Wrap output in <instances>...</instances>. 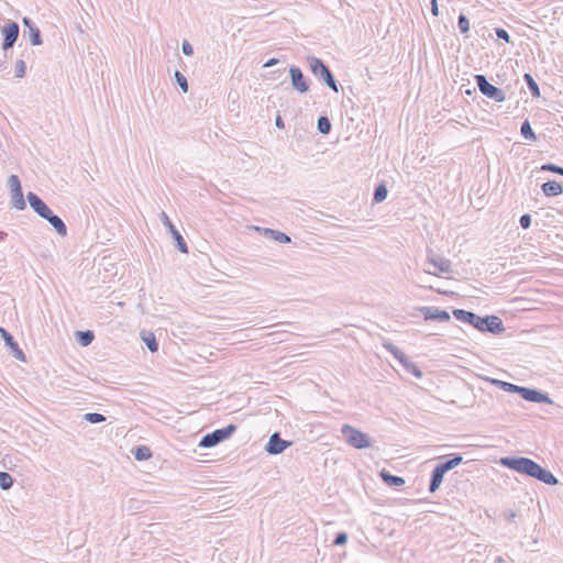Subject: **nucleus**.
<instances>
[{
  "mask_svg": "<svg viewBox=\"0 0 563 563\" xmlns=\"http://www.w3.org/2000/svg\"><path fill=\"white\" fill-rule=\"evenodd\" d=\"M175 80H176L177 85L179 86V88L183 90V92L188 91V81L183 73H180L179 70H176L175 71Z\"/></svg>",
  "mask_w": 563,
  "mask_h": 563,
  "instance_id": "obj_36",
  "label": "nucleus"
},
{
  "mask_svg": "<svg viewBox=\"0 0 563 563\" xmlns=\"http://www.w3.org/2000/svg\"><path fill=\"white\" fill-rule=\"evenodd\" d=\"M307 63L310 71L320 80L324 82L331 90L339 92V84L324 62L316 56H308Z\"/></svg>",
  "mask_w": 563,
  "mask_h": 563,
  "instance_id": "obj_3",
  "label": "nucleus"
},
{
  "mask_svg": "<svg viewBox=\"0 0 563 563\" xmlns=\"http://www.w3.org/2000/svg\"><path fill=\"white\" fill-rule=\"evenodd\" d=\"M76 339L81 346H88L95 339V334L91 330L77 331Z\"/></svg>",
  "mask_w": 563,
  "mask_h": 563,
  "instance_id": "obj_26",
  "label": "nucleus"
},
{
  "mask_svg": "<svg viewBox=\"0 0 563 563\" xmlns=\"http://www.w3.org/2000/svg\"><path fill=\"white\" fill-rule=\"evenodd\" d=\"M7 69V54L4 53L3 58H0V70Z\"/></svg>",
  "mask_w": 563,
  "mask_h": 563,
  "instance_id": "obj_50",
  "label": "nucleus"
},
{
  "mask_svg": "<svg viewBox=\"0 0 563 563\" xmlns=\"http://www.w3.org/2000/svg\"><path fill=\"white\" fill-rule=\"evenodd\" d=\"M435 291H437L438 294H445V291H442V290H440V289H437Z\"/></svg>",
  "mask_w": 563,
  "mask_h": 563,
  "instance_id": "obj_53",
  "label": "nucleus"
},
{
  "mask_svg": "<svg viewBox=\"0 0 563 563\" xmlns=\"http://www.w3.org/2000/svg\"><path fill=\"white\" fill-rule=\"evenodd\" d=\"M516 512L512 510H508L504 514V517L507 521H512L516 518Z\"/></svg>",
  "mask_w": 563,
  "mask_h": 563,
  "instance_id": "obj_47",
  "label": "nucleus"
},
{
  "mask_svg": "<svg viewBox=\"0 0 563 563\" xmlns=\"http://www.w3.org/2000/svg\"><path fill=\"white\" fill-rule=\"evenodd\" d=\"M431 13L434 16L439 15V7H438V1L437 0H431Z\"/></svg>",
  "mask_w": 563,
  "mask_h": 563,
  "instance_id": "obj_45",
  "label": "nucleus"
},
{
  "mask_svg": "<svg viewBox=\"0 0 563 563\" xmlns=\"http://www.w3.org/2000/svg\"><path fill=\"white\" fill-rule=\"evenodd\" d=\"M452 313L456 320L471 324L479 332L497 335L505 331L504 322L498 316L490 314L481 317L475 312L464 309H454Z\"/></svg>",
  "mask_w": 563,
  "mask_h": 563,
  "instance_id": "obj_2",
  "label": "nucleus"
},
{
  "mask_svg": "<svg viewBox=\"0 0 563 563\" xmlns=\"http://www.w3.org/2000/svg\"><path fill=\"white\" fill-rule=\"evenodd\" d=\"M159 219H161L162 223L167 228L168 232L172 234L177 250L184 254H187L188 253L187 243L184 240L180 232L175 228V225L170 221L169 217L164 211H162L159 214Z\"/></svg>",
  "mask_w": 563,
  "mask_h": 563,
  "instance_id": "obj_8",
  "label": "nucleus"
},
{
  "mask_svg": "<svg viewBox=\"0 0 563 563\" xmlns=\"http://www.w3.org/2000/svg\"><path fill=\"white\" fill-rule=\"evenodd\" d=\"M519 223L522 229H528L531 225V216L529 213H525L520 217Z\"/></svg>",
  "mask_w": 563,
  "mask_h": 563,
  "instance_id": "obj_43",
  "label": "nucleus"
},
{
  "mask_svg": "<svg viewBox=\"0 0 563 563\" xmlns=\"http://www.w3.org/2000/svg\"><path fill=\"white\" fill-rule=\"evenodd\" d=\"M495 33H496V35H497V37H498L499 40H503V41H505L506 43H509V42H510V35H509V33H508L505 29H503V27H496V29H495Z\"/></svg>",
  "mask_w": 563,
  "mask_h": 563,
  "instance_id": "obj_41",
  "label": "nucleus"
},
{
  "mask_svg": "<svg viewBox=\"0 0 563 563\" xmlns=\"http://www.w3.org/2000/svg\"><path fill=\"white\" fill-rule=\"evenodd\" d=\"M26 71V64L22 59H18L15 62V77L16 78H23L25 76Z\"/></svg>",
  "mask_w": 563,
  "mask_h": 563,
  "instance_id": "obj_39",
  "label": "nucleus"
},
{
  "mask_svg": "<svg viewBox=\"0 0 563 563\" xmlns=\"http://www.w3.org/2000/svg\"><path fill=\"white\" fill-rule=\"evenodd\" d=\"M47 222L56 230L59 235L65 236L67 234V227L65 222L55 213L48 218Z\"/></svg>",
  "mask_w": 563,
  "mask_h": 563,
  "instance_id": "obj_23",
  "label": "nucleus"
},
{
  "mask_svg": "<svg viewBox=\"0 0 563 563\" xmlns=\"http://www.w3.org/2000/svg\"><path fill=\"white\" fill-rule=\"evenodd\" d=\"M263 231H264V235L266 238H269L278 243L286 244V243H290V241H291L290 236L284 232L273 230V229H263Z\"/></svg>",
  "mask_w": 563,
  "mask_h": 563,
  "instance_id": "obj_21",
  "label": "nucleus"
},
{
  "mask_svg": "<svg viewBox=\"0 0 563 563\" xmlns=\"http://www.w3.org/2000/svg\"><path fill=\"white\" fill-rule=\"evenodd\" d=\"M475 81L478 87V90L487 98L496 101L503 102L506 99V93L503 89L492 85L485 75H475Z\"/></svg>",
  "mask_w": 563,
  "mask_h": 563,
  "instance_id": "obj_6",
  "label": "nucleus"
},
{
  "mask_svg": "<svg viewBox=\"0 0 563 563\" xmlns=\"http://www.w3.org/2000/svg\"><path fill=\"white\" fill-rule=\"evenodd\" d=\"M26 31H24V35L27 33L29 38L32 45L37 46L42 44V35L40 29L35 25L31 18L24 16L22 20Z\"/></svg>",
  "mask_w": 563,
  "mask_h": 563,
  "instance_id": "obj_15",
  "label": "nucleus"
},
{
  "mask_svg": "<svg viewBox=\"0 0 563 563\" xmlns=\"http://www.w3.org/2000/svg\"><path fill=\"white\" fill-rule=\"evenodd\" d=\"M445 473L446 472H444L443 468L439 464L435 465V467L432 470L431 476H430V482H429V492L430 493H435L440 488Z\"/></svg>",
  "mask_w": 563,
  "mask_h": 563,
  "instance_id": "obj_16",
  "label": "nucleus"
},
{
  "mask_svg": "<svg viewBox=\"0 0 563 563\" xmlns=\"http://www.w3.org/2000/svg\"><path fill=\"white\" fill-rule=\"evenodd\" d=\"M499 463L509 470L536 478L547 485L554 486L559 483L558 478L549 470L529 457L505 456L500 459Z\"/></svg>",
  "mask_w": 563,
  "mask_h": 563,
  "instance_id": "obj_1",
  "label": "nucleus"
},
{
  "mask_svg": "<svg viewBox=\"0 0 563 563\" xmlns=\"http://www.w3.org/2000/svg\"><path fill=\"white\" fill-rule=\"evenodd\" d=\"M290 445V441L282 439L278 432H274L265 445V451L271 455H277L283 453Z\"/></svg>",
  "mask_w": 563,
  "mask_h": 563,
  "instance_id": "obj_10",
  "label": "nucleus"
},
{
  "mask_svg": "<svg viewBox=\"0 0 563 563\" xmlns=\"http://www.w3.org/2000/svg\"><path fill=\"white\" fill-rule=\"evenodd\" d=\"M520 133L523 136V139H526L528 141L534 142L537 140V135L533 132L529 120H525L521 123Z\"/></svg>",
  "mask_w": 563,
  "mask_h": 563,
  "instance_id": "obj_29",
  "label": "nucleus"
},
{
  "mask_svg": "<svg viewBox=\"0 0 563 563\" xmlns=\"http://www.w3.org/2000/svg\"><path fill=\"white\" fill-rule=\"evenodd\" d=\"M383 346L386 351H388L399 363L406 361L407 355L393 342L384 341Z\"/></svg>",
  "mask_w": 563,
  "mask_h": 563,
  "instance_id": "obj_22",
  "label": "nucleus"
},
{
  "mask_svg": "<svg viewBox=\"0 0 563 563\" xmlns=\"http://www.w3.org/2000/svg\"><path fill=\"white\" fill-rule=\"evenodd\" d=\"M540 169L543 170V172H551V173H554V174L563 176V167H561L559 165H555L553 163L543 164L540 167Z\"/></svg>",
  "mask_w": 563,
  "mask_h": 563,
  "instance_id": "obj_37",
  "label": "nucleus"
},
{
  "mask_svg": "<svg viewBox=\"0 0 563 563\" xmlns=\"http://www.w3.org/2000/svg\"><path fill=\"white\" fill-rule=\"evenodd\" d=\"M419 311L422 313L424 320H438L441 322L450 321L451 317L446 310H441L438 307H420Z\"/></svg>",
  "mask_w": 563,
  "mask_h": 563,
  "instance_id": "obj_13",
  "label": "nucleus"
},
{
  "mask_svg": "<svg viewBox=\"0 0 563 563\" xmlns=\"http://www.w3.org/2000/svg\"><path fill=\"white\" fill-rule=\"evenodd\" d=\"M541 190L547 197H556L563 192L562 185L556 180H549L541 186Z\"/></svg>",
  "mask_w": 563,
  "mask_h": 563,
  "instance_id": "obj_18",
  "label": "nucleus"
},
{
  "mask_svg": "<svg viewBox=\"0 0 563 563\" xmlns=\"http://www.w3.org/2000/svg\"><path fill=\"white\" fill-rule=\"evenodd\" d=\"M487 380L492 384V385H495L497 387H499L500 389H503V385H504V380H500V379H497V378H487Z\"/></svg>",
  "mask_w": 563,
  "mask_h": 563,
  "instance_id": "obj_46",
  "label": "nucleus"
},
{
  "mask_svg": "<svg viewBox=\"0 0 563 563\" xmlns=\"http://www.w3.org/2000/svg\"><path fill=\"white\" fill-rule=\"evenodd\" d=\"M12 206L18 210H24L26 205L23 197L22 188L11 191Z\"/></svg>",
  "mask_w": 563,
  "mask_h": 563,
  "instance_id": "obj_25",
  "label": "nucleus"
},
{
  "mask_svg": "<svg viewBox=\"0 0 563 563\" xmlns=\"http://www.w3.org/2000/svg\"><path fill=\"white\" fill-rule=\"evenodd\" d=\"M0 335L4 341V344L11 350L13 356L16 360L25 362V354L20 349L19 344L14 340L11 333H9L4 328L0 327Z\"/></svg>",
  "mask_w": 563,
  "mask_h": 563,
  "instance_id": "obj_14",
  "label": "nucleus"
},
{
  "mask_svg": "<svg viewBox=\"0 0 563 563\" xmlns=\"http://www.w3.org/2000/svg\"><path fill=\"white\" fill-rule=\"evenodd\" d=\"M457 27L462 34H466L470 31V20L463 13L457 18Z\"/></svg>",
  "mask_w": 563,
  "mask_h": 563,
  "instance_id": "obj_34",
  "label": "nucleus"
},
{
  "mask_svg": "<svg viewBox=\"0 0 563 563\" xmlns=\"http://www.w3.org/2000/svg\"><path fill=\"white\" fill-rule=\"evenodd\" d=\"M8 459H9V460H11L9 456H5V457L3 459V466H8V464H7V460H8Z\"/></svg>",
  "mask_w": 563,
  "mask_h": 563,
  "instance_id": "obj_52",
  "label": "nucleus"
},
{
  "mask_svg": "<svg viewBox=\"0 0 563 563\" xmlns=\"http://www.w3.org/2000/svg\"><path fill=\"white\" fill-rule=\"evenodd\" d=\"M317 129L320 133L322 134H329L331 129H332V124L329 120V118L327 115H320L318 118V121H317Z\"/></svg>",
  "mask_w": 563,
  "mask_h": 563,
  "instance_id": "obj_32",
  "label": "nucleus"
},
{
  "mask_svg": "<svg viewBox=\"0 0 563 563\" xmlns=\"http://www.w3.org/2000/svg\"><path fill=\"white\" fill-rule=\"evenodd\" d=\"M133 455L136 461H145L152 456V451L146 445H139L133 450Z\"/></svg>",
  "mask_w": 563,
  "mask_h": 563,
  "instance_id": "obj_30",
  "label": "nucleus"
},
{
  "mask_svg": "<svg viewBox=\"0 0 563 563\" xmlns=\"http://www.w3.org/2000/svg\"><path fill=\"white\" fill-rule=\"evenodd\" d=\"M142 340L144 341L146 347L155 353L158 351V342L152 332H142Z\"/></svg>",
  "mask_w": 563,
  "mask_h": 563,
  "instance_id": "obj_24",
  "label": "nucleus"
},
{
  "mask_svg": "<svg viewBox=\"0 0 563 563\" xmlns=\"http://www.w3.org/2000/svg\"><path fill=\"white\" fill-rule=\"evenodd\" d=\"M289 77L291 86L296 91L299 93H306L309 91V82L298 66L292 65L289 67Z\"/></svg>",
  "mask_w": 563,
  "mask_h": 563,
  "instance_id": "obj_9",
  "label": "nucleus"
},
{
  "mask_svg": "<svg viewBox=\"0 0 563 563\" xmlns=\"http://www.w3.org/2000/svg\"><path fill=\"white\" fill-rule=\"evenodd\" d=\"M8 186L11 191L22 188L21 181L16 175H11L8 179Z\"/></svg>",
  "mask_w": 563,
  "mask_h": 563,
  "instance_id": "obj_40",
  "label": "nucleus"
},
{
  "mask_svg": "<svg viewBox=\"0 0 563 563\" xmlns=\"http://www.w3.org/2000/svg\"><path fill=\"white\" fill-rule=\"evenodd\" d=\"M379 476L383 479V482L389 487H400L406 483L402 477L390 474L386 470H382Z\"/></svg>",
  "mask_w": 563,
  "mask_h": 563,
  "instance_id": "obj_19",
  "label": "nucleus"
},
{
  "mask_svg": "<svg viewBox=\"0 0 563 563\" xmlns=\"http://www.w3.org/2000/svg\"><path fill=\"white\" fill-rule=\"evenodd\" d=\"M54 212L51 210V208L48 207L41 216V218L45 219L46 221L48 220V218L51 216H53Z\"/></svg>",
  "mask_w": 563,
  "mask_h": 563,
  "instance_id": "obj_49",
  "label": "nucleus"
},
{
  "mask_svg": "<svg viewBox=\"0 0 563 563\" xmlns=\"http://www.w3.org/2000/svg\"><path fill=\"white\" fill-rule=\"evenodd\" d=\"M520 397L530 402L549 405L553 404V400L549 397L547 393H543L542 390L536 388L523 386Z\"/></svg>",
  "mask_w": 563,
  "mask_h": 563,
  "instance_id": "obj_11",
  "label": "nucleus"
},
{
  "mask_svg": "<svg viewBox=\"0 0 563 563\" xmlns=\"http://www.w3.org/2000/svg\"><path fill=\"white\" fill-rule=\"evenodd\" d=\"M20 33V26L14 21H8L2 27H1V34H2V49L4 52L9 51L14 46V44L18 41Z\"/></svg>",
  "mask_w": 563,
  "mask_h": 563,
  "instance_id": "obj_7",
  "label": "nucleus"
},
{
  "mask_svg": "<svg viewBox=\"0 0 563 563\" xmlns=\"http://www.w3.org/2000/svg\"><path fill=\"white\" fill-rule=\"evenodd\" d=\"M26 198H27L30 207L40 217L48 208V206L43 201V199L40 196H37L35 192L30 191L27 194Z\"/></svg>",
  "mask_w": 563,
  "mask_h": 563,
  "instance_id": "obj_17",
  "label": "nucleus"
},
{
  "mask_svg": "<svg viewBox=\"0 0 563 563\" xmlns=\"http://www.w3.org/2000/svg\"><path fill=\"white\" fill-rule=\"evenodd\" d=\"M236 431V426L233 423L228 424L224 428L217 429L210 433L203 435L199 442L200 448L209 449L218 445L224 440L229 439Z\"/></svg>",
  "mask_w": 563,
  "mask_h": 563,
  "instance_id": "obj_5",
  "label": "nucleus"
},
{
  "mask_svg": "<svg viewBox=\"0 0 563 563\" xmlns=\"http://www.w3.org/2000/svg\"><path fill=\"white\" fill-rule=\"evenodd\" d=\"M445 457L446 460L444 462L439 463L444 472L453 470L463 462V456L457 453L449 454Z\"/></svg>",
  "mask_w": 563,
  "mask_h": 563,
  "instance_id": "obj_20",
  "label": "nucleus"
},
{
  "mask_svg": "<svg viewBox=\"0 0 563 563\" xmlns=\"http://www.w3.org/2000/svg\"><path fill=\"white\" fill-rule=\"evenodd\" d=\"M400 364L408 373H411L416 378H422V371L408 356L406 357V361H402Z\"/></svg>",
  "mask_w": 563,
  "mask_h": 563,
  "instance_id": "obj_27",
  "label": "nucleus"
},
{
  "mask_svg": "<svg viewBox=\"0 0 563 563\" xmlns=\"http://www.w3.org/2000/svg\"><path fill=\"white\" fill-rule=\"evenodd\" d=\"M277 63H278V59H277V58H271V59H268V60L263 65V67H264V68H269V67L275 66Z\"/></svg>",
  "mask_w": 563,
  "mask_h": 563,
  "instance_id": "obj_48",
  "label": "nucleus"
},
{
  "mask_svg": "<svg viewBox=\"0 0 563 563\" xmlns=\"http://www.w3.org/2000/svg\"><path fill=\"white\" fill-rule=\"evenodd\" d=\"M523 386H518L508 382H505L503 385V390L511 394H518L521 395Z\"/></svg>",
  "mask_w": 563,
  "mask_h": 563,
  "instance_id": "obj_38",
  "label": "nucleus"
},
{
  "mask_svg": "<svg viewBox=\"0 0 563 563\" xmlns=\"http://www.w3.org/2000/svg\"><path fill=\"white\" fill-rule=\"evenodd\" d=\"M84 419L89 423L96 424L106 421V416L98 412H88L84 416Z\"/></svg>",
  "mask_w": 563,
  "mask_h": 563,
  "instance_id": "obj_35",
  "label": "nucleus"
},
{
  "mask_svg": "<svg viewBox=\"0 0 563 563\" xmlns=\"http://www.w3.org/2000/svg\"><path fill=\"white\" fill-rule=\"evenodd\" d=\"M181 52L186 56H191L194 54V47L188 41H184L181 44Z\"/></svg>",
  "mask_w": 563,
  "mask_h": 563,
  "instance_id": "obj_44",
  "label": "nucleus"
},
{
  "mask_svg": "<svg viewBox=\"0 0 563 563\" xmlns=\"http://www.w3.org/2000/svg\"><path fill=\"white\" fill-rule=\"evenodd\" d=\"M341 433L345 442L354 449L362 450L372 446V441L368 434L352 427L351 424H343L341 428Z\"/></svg>",
  "mask_w": 563,
  "mask_h": 563,
  "instance_id": "obj_4",
  "label": "nucleus"
},
{
  "mask_svg": "<svg viewBox=\"0 0 563 563\" xmlns=\"http://www.w3.org/2000/svg\"><path fill=\"white\" fill-rule=\"evenodd\" d=\"M428 263H430L437 271L424 269L426 273L439 276V273H451V261L444 257L435 256L434 254L428 255Z\"/></svg>",
  "mask_w": 563,
  "mask_h": 563,
  "instance_id": "obj_12",
  "label": "nucleus"
},
{
  "mask_svg": "<svg viewBox=\"0 0 563 563\" xmlns=\"http://www.w3.org/2000/svg\"><path fill=\"white\" fill-rule=\"evenodd\" d=\"M347 533L346 532H339L336 533L333 544L334 545H344L347 542Z\"/></svg>",
  "mask_w": 563,
  "mask_h": 563,
  "instance_id": "obj_42",
  "label": "nucleus"
},
{
  "mask_svg": "<svg viewBox=\"0 0 563 563\" xmlns=\"http://www.w3.org/2000/svg\"><path fill=\"white\" fill-rule=\"evenodd\" d=\"M13 485L12 476L7 472H0V488L7 490Z\"/></svg>",
  "mask_w": 563,
  "mask_h": 563,
  "instance_id": "obj_33",
  "label": "nucleus"
},
{
  "mask_svg": "<svg viewBox=\"0 0 563 563\" xmlns=\"http://www.w3.org/2000/svg\"><path fill=\"white\" fill-rule=\"evenodd\" d=\"M275 124L279 129L284 128V121H283V119L279 115L276 118Z\"/></svg>",
  "mask_w": 563,
  "mask_h": 563,
  "instance_id": "obj_51",
  "label": "nucleus"
},
{
  "mask_svg": "<svg viewBox=\"0 0 563 563\" xmlns=\"http://www.w3.org/2000/svg\"><path fill=\"white\" fill-rule=\"evenodd\" d=\"M387 195H388V189H387L386 185L379 184L376 186V188L374 190L373 201L375 203L383 202L387 198Z\"/></svg>",
  "mask_w": 563,
  "mask_h": 563,
  "instance_id": "obj_31",
  "label": "nucleus"
},
{
  "mask_svg": "<svg viewBox=\"0 0 563 563\" xmlns=\"http://www.w3.org/2000/svg\"><path fill=\"white\" fill-rule=\"evenodd\" d=\"M523 80L526 81L528 89L530 90L532 97L539 98L540 97V88L534 78L531 74L526 73L523 75Z\"/></svg>",
  "mask_w": 563,
  "mask_h": 563,
  "instance_id": "obj_28",
  "label": "nucleus"
}]
</instances>
